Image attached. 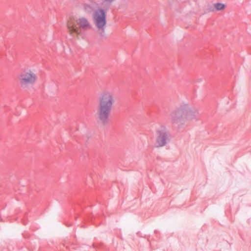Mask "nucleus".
Instances as JSON below:
<instances>
[{
  "mask_svg": "<svg viewBox=\"0 0 251 251\" xmlns=\"http://www.w3.org/2000/svg\"><path fill=\"white\" fill-rule=\"evenodd\" d=\"M198 115L196 108L190 107L187 104H183L171 112V123L176 125L178 128H181L184 127L188 121L196 120Z\"/></svg>",
  "mask_w": 251,
  "mask_h": 251,
  "instance_id": "obj_1",
  "label": "nucleus"
},
{
  "mask_svg": "<svg viewBox=\"0 0 251 251\" xmlns=\"http://www.w3.org/2000/svg\"><path fill=\"white\" fill-rule=\"evenodd\" d=\"M114 100L112 95L106 92L99 97V105L98 109V123L106 125L109 122V116Z\"/></svg>",
  "mask_w": 251,
  "mask_h": 251,
  "instance_id": "obj_2",
  "label": "nucleus"
},
{
  "mask_svg": "<svg viewBox=\"0 0 251 251\" xmlns=\"http://www.w3.org/2000/svg\"><path fill=\"white\" fill-rule=\"evenodd\" d=\"M108 8L104 9L99 8L93 14L94 24L98 29L101 38H105V29L106 25V11Z\"/></svg>",
  "mask_w": 251,
  "mask_h": 251,
  "instance_id": "obj_3",
  "label": "nucleus"
},
{
  "mask_svg": "<svg viewBox=\"0 0 251 251\" xmlns=\"http://www.w3.org/2000/svg\"><path fill=\"white\" fill-rule=\"evenodd\" d=\"M172 135L170 131L164 126H161L156 130V143L157 147L166 146L171 141Z\"/></svg>",
  "mask_w": 251,
  "mask_h": 251,
  "instance_id": "obj_4",
  "label": "nucleus"
},
{
  "mask_svg": "<svg viewBox=\"0 0 251 251\" xmlns=\"http://www.w3.org/2000/svg\"><path fill=\"white\" fill-rule=\"evenodd\" d=\"M36 75L31 71L24 72L20 74L19 76L20 84L22 88L27 89L29 86L32 85L36 81Z\"/></svg>",
  "mask_w": 251,
  "mask_h": 251,
  "instance_id": "obj_5",
  "label": "nucleus"
},
{
  "mask_svg": "<svg viewBox=\"0 0 251 251\" xmlns=\"http://www.w3.org/2000/svg\"><path fill=\"white\" fill-rule=\"evenodd\" d=\"M83 9L85 13L88 15L93 14L96 10L95 4L94 3H85L83 4Z\"/></svg>",
  "mask_w": 251,
  "mask_h": 251,
  "instance_id": "obj_6",
  "label": "nucleus"
},
{
  "mask_svg": "<svg viewBox=\"0 0 251 251\" xmlns=\"http://www.w3.org/2000/svg\"><path fill=\"white\" fill-rule=\"evenodd\" d=\"M78 24L83 29L90 28L91 26L88 20L85 18H81L79 19Z\"/></svg>",
  "mask_w": 251,
  "mask_h": 251,
  "instance_id": "obj_7",
  "label": "nucleus"
},
{
  "mask_svg": "<svg viewBox=\"0 0 251 251\" xmlns=\"http://www.w3.org/2000/svg\"><path fill=\"white\" fill-rule=\"evenodd\" d=\"M214 9H210V10L211 11H214V10L216 11H220L224 9L226 5L225 4L221 3V2H217L214 4Z\"/></svg>",
  "mask_w": 251,
  "mask_h": 251,
  "instance_id": "obj_8",
  "label": "nucleus"
},
{
  "mask_svg": "<svg viewBox=\"0 0 251 251\" xmlns=\"http://www.w3.org/2000/svg\"><path fill=\"white\" fill-rule=\"evenodd\" d=\"M70 30L72 32L77 33L78 29L75 26H73L70 29Z\"/></svg>",
  "mask_w": 251,
  "mask_h": 251,
  "instance_id": "obj_9",
  "label": "nucleus"
},
{
  "mask_svg": "<svg viewBox=\"0 0 251 251\" xmlns=\"http://www.w3.org/2000/svg\"><path fill=\"white\" fill-rule=\"evenodd\" d=\"M103 2H106L107 3H109V4H111V3L114 0H102Z\"/></svg>",
  "mask_w": 251,
  "mask_h": 251,
  "instance_id": "obj_10",
  "label": "nucleus"
},
{
  "mask_svg": "<svg viewBox=\"0 0 251 251\" xmlns=\"http://www.w3.org/2000/svg\"><path fill=\"white\" fill-rule=\"evenodd\" d=\"M154 232H155V233H158V231H156V230H155Z\"/></svg>",
  "mask_w": 251,
  "mask_h": 251,
  "instance_id": "obj_11",
  "label": "nucleus"
},
{
  "mask_svg": "<svg viewBox=\"0 0 251 251\" xmlns=\"http://www.w3.org/2000/svg\"><path fill=\"white\" fill-rule=\"evenodd\" d=\"M24 225H26V223H25L24 222Z\"/></svg>",
  "mask_w": 251,
  "mask_h": 251,
  "instance_id": "obj_12",
  "label": "nucleus"
}]
</instances>
